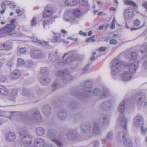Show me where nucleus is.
I'll return each mask as SVG.
<instances>
[{"label": "nucleus", "instance_id": "nucleus-1", "mask_svg": "<svg viewBox=\"0 0 147 147\" xmlns=\"http://www.w3.org/2000/svg\"><path fill=\"white\" fill-rule=\"evenodd\" d=\"M92 84L91 81H87L85 83V89L86 91L84 94H82L80 93H78L75 95L79 98H83L85 97H88L92 95L93 94L94 95L100 96L101 95V91L98 88L94 89L93 92H92Z\"/></svg>", "mask_w": 147, "mask_h": 147}, {"label": "nucleus", "instance_id": "nucleus-2", "mask_svg": "<svg viewBox=\"0 0 147 147\" xmlns=\"http://www.w3.org/2000/svg\"><path fill=\"white\" fill-rule=\"evenodd\" d=\"M127 119L123 115H121L118 118L117 124L120 125L124 131L123 132H119L116 136V139L119 141H121L124 139L127 133Z\"/></svg>", "mask_w": 147, "mask_h": 147}, {"label": "nucleus", "instance_id": "nucleus-3", "mask_svg": "<svg viewBox=\"0 0 147 147\" xmlns=\"http://www.w3.org/2000/svg\"><path fill=\"white\" fill-rule=\"evenodd\" d=\"M127 66L126 63L121 61L117 59H115L113 61L111 67V74L113 77L116 78V76L120 71V69L123 68V66Z\"/></svg>", "mask_w": 147, "mask_h": 147}, {"label": "nucleus", "instance_id": "nucleus-4", "mask_svg": "<svg viewBox=\"0 0 147 147\" xmlns=\"http://www.w3.org/2000/svg\"><path fill=\"white\" fill-rule=\"evenodd\" d=\"M109 122L105 115L102 116L99 119L94 121L93 123L92 132L95 134H99L101 132V130L99 127L102 125H107Z\"/></svg>", "mask_w": 147, "mask_h": 147}, {"label": "nucleus", "instance_id": "nucleus-5", "mask_svg": "<svg viewBox=\"0 0 147 147\" xmlns=\"http://www.w3.org/2000/svg\"><path fill=\"white\" fill-rule=\"evenodd\" d=\"M19 134L21 143L24 144L32 143V137L30 135L27 134L26 130H22L19 132Z\"/></svg>", "mask_w": 147, "mask_h": 147}, {"label": "nucleus", "instance_id": "nucleus-6", "mask_svg": "<svg viewBox=\"0 0 147 147\" xmlns=\"http://www.w3.org/2000/svg\"><path fill=\"white\" fill-rule=\"evenodd\" d=\"M47 136L51 139V141L59 147H61L62 144L59 138L56 135V133L51 130H48Z\"/></svg>", "mask_w": 147, "mask_h": 147}, {"label": "nucleus", "instance_id": "nucleus-7", "mask_svg": "<svg viewBox=\"0 0 147 147\" xmlns=\"http://www.w3.org/2000/svg\"><path fill=\"white\" fill-rule=\"evenodd\" d=\"M132 78V74L127 70L124 71L119 75L120 80L123 82L129 81Z\"/></svg>", "mask_w": 147, "mask_h": 147}, {"label": "nucleus", "instance_id": "nucleus-8", "mask_svg": "<svg viewBox=\"0 0 147 147\" xmlns=\"http://www.w3.org/2000/svg\"><path fill=\"white\" fill-rule=\"evenodd\" d=\"M139 62L138 61L135 62L133 63H130L127 64V63L126 68H127L129 71L132 74H134L137 71V68L139 66Z\"/></svg>", "mask_w": 147, "mask_h": 147}, {"label": "nucleus", "instance_id": "nucleus-9", "mask_svg": "<svg viewBox=\"0 0 147 147\" xmlns=\"http://www.w3.org/2000/svg\"><path fill=\"white\" fill-rule=\"evenodd\" d=\"M63 18L66 22H68L71 23L74 22L76 20L75 17L73 16L71 12L69 11L65 12Z\"/></svg>", "mask_w": 147, "mask_h": 147}, {"label": "nucleus", "instance_id": "nucleus-10", "mask_svg": "<svg viewBox=\"0 0 147 147\" xmlns=\"http://www.w3.org/2000/svg\"><path fill=\"white\" fill-rule=\"evenodd\" d=\"M30 56L32 58H40L44 57L45 55L41 50H35L30 53Z\"/></svg>", "mask_w": 147, "mask_h": 147}, {"label": "nucleus", "instance_id": "nucleus-11", "mask_svg": "<svg viewBox=\"0 0 147 147\" xmlns=\"http://www.w3.org/2000/svg\"><path fill=\"white\" fill-rule=\"evenodd\" d=\"M133 124L138 127L142 126L144 124L143 118L141 115H138L134 119Z\"/></svg>", "mask_w": 147, "mask_h": 147}, {"label": "nucleus", "instance_id": "nucleus-12", "mask_svg": "<svg viewBox=\"0 0 147 147\" xmlns=\"http://www.w3.org/2000/svg\"><path fill=\"white\" fill-rule=\"evenodd\" d=\"M65 74L62 78V80L64 83L66 84L71 81L73 79V77L68 70L65 71Z\"/></svg>", "mask_w": 147, "mask_h": 147}, {"label": "nucleus", "instance_id": "nucleus-13", "mask_svg": "<svg viewBox=\"0 0 147 147\" xmlns=\"http://www.w3.org/2000/svg\"><path fill=\"white\" fill-rule=\"evenodd\" d=\"M67 55L65 60V62L66 63H70L73 61H75L77 58V56L75 54L69 55L67 53H65L62 56V59H64L65 57Z\"/></svg>", "mask_w": 147, "mask_h": 147}, {"label": "nucleus", "instance_id": "nucleus-14", "mask_svg": "<svg viewBox=\"0 0 147 147\" xmlns=\"http://www.w3.org/2000/svg\"><path fill=\"white\" fill-rule=\"evenodd\" d=\"M112 105L111 102L110 101H105L100 105L99 108L100 110L107 111L108 110Z\"/></svg>", "mask_w": 147, "mask_h": 147}, {"label": "nucleus", "instance_id": "nucleus-15", "mask_svg": "<svg viewBox=\"0 0 147 147\" xmlns=\"http://www.w3.org/2000/svg\"><path fill=\"white\" fill-rule=\"evenodd\" d=\"M133 11L130 8L125 9L124 12V17L125 20H127L132 17L133 15Z\"/></svg>", "mask_w": 147, "mask_h": 147}, {"label": "nucleus", "instance_id": "nucleus-16", "mask_svg": "<svg viewBox=\"0 0 147 147\" xmlns=\"http://www.w3.org/2000/svg\"><path fill=\"white\" fill-rule=\"evenodd\" d=\"M145 95L144 94H137L135 96V100L139 105H141L145 100Z\"/></svg>", "mask_w": 147, "mask_h": 147}, {"label": "nucleus", "instance_id": "nucleus-17", "mask_svg": "<svg viewBox=\"0 0 147 147\" xmlns=\"http://www.w3.org/2000/svg\"><path fill=\"white\" fill-rule=\"evenodd\" d=\"M57 52H51L48 55L49 59L52 61H56L58 59V56L57 55Z\"/></svg>", "mask_w": 147, "mask_h": 147}, {"label": "nucleus", "instance_id": "nucleus-18", "mask_svg": "<svg viewBox=\"0 0 147 147\" xmlns=\"http://www.w3.org/2000/svg\"><path fill=\"white\" fill-rule=\"evenodd\" d=\"M45 144V140L41 138L36 139L34 141V145L36 147H43Z\"/></svg>", "mask_w": 147, "mask_h": 147}, {"label": "nucleus", "instance_id": "nucleus-19", "mask_svg": "<svg viewBox=\"0 0 147 147\" xmlns=\"http://www.w3.org/2000/svg\"><path fill=\"white\" fill-rule=\"evenodd\" d=\"M91 124L89 123H83L81 128L82 131L85 133L89 132L91 130Z\"/></svg>", "mask_w": 147, "mask_h": 147}, {"label": "nucleus", "instance_id": "nucleus-20", "mask_svg": "<svg viewBox=\"0 0 147 147\" xmlns=\"http://www.w3.org/2000/svg\"><path fill=\"white\" fill-rule=\"evenodd\" d=\"M53 13L52 9L51 7H47L43 12L42 17L44 18L49 17Z\"/></svg>", "mask_w": 147, "mask_h": 147}, {"label": "nucleus", "instance_id": "nucleus-21", "mask_svg": "<svg viewBox=\"0 0 147 147\" xmlns=\"http://www.w3.org/2000/svg\"><path fill=\"white\" fill-rule=\"evenodd\" d=\"M60 34H57L56 36H54L51 41L53 43H59L61 42H63L66 43H68V42L66 41L64 39H61V36Z\"/></svg>", "mask_w": 147, "mask_h": 147}, {"label": "nucleus", "instance_id": "nucleus-22", "mask_svg": "<svg viewBox=\"0 0 147 147\" xmlns=\"http://www.w3.org/2000/svg\"><path fill=\"white\" fill-rule=\"evenodd\" d=\"M126 102L125 100H123L119 104L118 107V111L121 113H123L126 108Z\"/></svg>", "mask_w": 147, "mask_h": 147}, {"label": "nucleus", "instance_id": "nucleus-23", "mask_svg": "<svg viewBox=\"0 0 147 147\" xmlns=\"http://www.w3.org/2000/svg\"><path fill=\"white\" fill-rule=\"evenodd\" d=\"M15 21V20L13 19L11 20L10 24V35L14 36L16 34L13 32V30L16 27V26L14 24Z\"/></svg>", "mask_w": 147, "mask_h": 147}, {"label": "nucleus", "instance_id": "nucleus-24", "mask_svg": "<svg viewBox=\"0 0 147 147\" xmlns=\"http://www.w3.org/2000/svg\"><path fill=\"white\" fill-rule=\"evenodd\" d=\"M36 134L39 136H41L44 135L46 132L45 129L42 127H39L36 128L35 130Z\"/></svg>", "mask_w": 147, "mask_h": 147}, {"label": "nucleus", "instance_id": "nucleus-25", "mask_svg": "<svg viewBox=\"0 0 147 147\" xmlns=\"http://www.w3.org/2000/svg\"><path fill=\"white\" fill-rule=\"evenodd\" d=\"M9 90L5 86L0 85V94L3 96H6L8 94Z\"/></svg>", "mask_w": 147, "mask_h": 147}, {"label": "nucleus", "instance_id": "nucleus-26", "mask_svg": "<svg viewBox=\"0 0 147 147\" xmlns=\"http://www.w3.org/2000/svg\"><path fill=\"white\" fill-rule=\"evenodd\" d=\"M39 81L40 83L44 85H48L50 82V79L47 77H44L40 78Z\"/></svg>", "mask_w": 147, "mask_h": 147}, {"label": "nucleus", "instance_id": "nucleus-27", "mask_svg": "<svg viewBox=\"0 0 147 147\" xmlns=\"http://www.w3.org/2000/svg\"><path fill=\"white\" fill-rule=\"evenodd\" d=\"M43 112L45 115H48L51 112V109L50 107L48 105H45L42 109Z\"/></svg>", "mask_w": 147, "mask_h": 147}, {"label": "nucleus", "instance_id": "nucleus-28", "mask_svg": "<svg viewBox=\"0 0 147 147\" xmlns=\"http://www.w3.org/2000/svg\"><path fill=\"white\" fill-rule=\"evenodd\" d=\"M78 3V0H65V4L69 6H75Z\"/></svg>", "mask_w": 147, "mask_h": 147}, {"label": "nucleus", "instance_id": "nucleus-29", "mask_svg": "<svg viewBox=\"0 0 147 147\" xmlns=\"http://www.w3.org/2000/svg\"><path fill=\"white\" fill-rule=\"evenodd\" d=\"M76 132L74 130L70 131L67 135V138L69 140L76 139Z\"/></svg>", "mask_w": 147, "mask_h": 147}, {"label": "nucleus", "instance_id": "nucleus-30", "mask_svg": "<svg viewBox=\"0 0 147 147\" xmlns=\"http://www.w3.org/2000/svg\"><path fill=\"white\" fill-rule=\"evenodd\" d=\"M58 116L60 119L63 120L67 117V115L65 111L62 110L59 112Z\"/></svg>", "mask_w": 147, "mask_h": 147}, {"label": "nucleus", "instance_id": "nucleus-31", "mask_svg": "<svg viewBox=\"0 0 147 147\" xmlns=\"http://www.w3.org/2000/svg\"><path fill=\"white\" fill-rule=\"evenodd\" d=\"M20 76V71L18 70H15L12 73L11 77V78L13 79L18 78Z\"/></svg>", "mask_w": 147, "mask_h": 147}, {"label": "nucleus", "instance_id": "nucleus-32", "mask_svg": "<svg viewBox=\"0 0 147 147\" xmlns=\"http://www.w3.org/2000/svg\"><path fill=\"white\" fill-rule=\"evenodd\" d=\"M72 14L75 16V18H78L81 15V11L80 9H75L73 10Z\"/></svg>", "mask_w": 147, "mask_h": 147}, {"label": "nucleus", "instance_id": "nucleus-33", "mask_svg": "<svg viewBox=\"0 0 147 147\" xmlns=\"http://www.w3.org/2000/svg\"><path fill=\"white\" fill-rule=\"evenodd\" d=\"M68 70L67 69H64L63 70H59L56 72V75L58 77L63 76L65 74V72L66 71Z\"/></svg>", "mask_w": 147, "mask_h": 147}, {"label": "nucleus", "instance_id": "nucleus-34", "mask_svg": "<svg viewBox=\"0 0 147 147\" xmlns=\"http://www.w3.org/2000/svg\"><path fill=\"white\" fill-rule=\"evenodd\" d=\"M65 62L58 59L55 62V65L56 67L59 68L62 67L64 65Z\"/></svg>", "mask_w": 147, "mask_h": 147}, {"label": "nucleus", "instance_id": "nucleus-35", "mask_svg": "<svg viewBox=\"0 0 147 147\" xmlns=\"http://www.w3.org/2000/svg\"><path fill=\"white\" fill-rule=\"evenodd\" d=\"M48 74V69L45 67L41 68L40 71V74L42 76H45Z\"/></svg>", "mask_w": 147, "mask_h": 147}, {"label": "nucleus", "instance_id": "nucleus-36", "mask_svg": "<svg viewBox=\"0 0 147 147\" xmlns=\"http://www.w3.org/2000/svg\"><path fill=\"white\" fill-rule=\"evenodd\" d=\"M124 144L126 146L130 147L132 146L133 144L130 140L126 138L124 140Z\"/></svg>", "mask_w": 147, "mask_h": 147}, {"label": "nucleus", "instance_id": "nucleus-37", "mask_svg": "<svg viewBox=\"0 0 147 147\" xmlns=\"http://www.w3.org/2000/svg\"><path fill=\"white\" fill-rule=\"evenodd\" d=\"M33 118L36 120H39L41 119V117L38 111L34 113L33 115Z\"/></svg>", "mask_w": 147, "mask_h": 147}, {"label": "nucleus", "instance_id": "nucleus-38", "mask_svg": "<svg viewBox=\"0 0 147 147\" xmlns=\"http://www.w3.org/2000/svg\"><path fill=\"white\" fill-rule=\"evenodd\" d=\"M33 42L35 43H36L38 44L39 45H43L48 44V42H45L43 41L42 42H41L40 40L36 38H34L33 39Z\"/></svg>", "mask_w": 147, "mask_h": 147}, {"label": "nucleus", "instance_id": "nucleus-39", "mask_svg": "<svg viewBox=\"0 0 147 147\" xmlns=\"http://www.w3.org/2000/svg\"><path fill=\"white\" fill-rule=\"evenodd\" d=\"M123 2L126 5H131L134 6H137L136 4L131 0H124Z\"/></svg>", "mask_w": 147, "mask_h": 147}, {"label": "nucleus", "instance_id": "nucleus-40", "mask_svg": "<svg viewBox=\"0 0 147 147\" xmlns=\"http://www.w3.org/2000/svg\"><path fill=\"white\" fill-rule=\"evenodd\" d=\"M3 34H9V24H7L2 28Z\"/></svg>", "mask_w": 147, "mask_h": 147}, {"label": "nucleus", "instance_id": "nucleus-41", "mask_svg": "<svg viewBox=\"0 0 147 147\" xmlns=\"http://www.w3.org/2000/svg\"><path fill=\"white\" fill-rule=\"evenodd\" d=\"M141 53L144 54L147 52V45H142L140 49Z\"/></svg>", "mask_w": 147, "mask_h": 147}, {"label": "nucleus", "instance_id": "nucleus-42", "mask_svg": "<svg viewBox=\"0 0 147 147\" xmlns=\"http://www.w3.org/2000/svg\"><path fill=\"white\" fill-rule=\"evenodd\" d=\"M109 95V92L108 89H104L102 95L100 96V98H103Z\"/></svg>", "mask_w": 147, "mask_h": 147}, {"label": "nucleus", "instance_id": "nucleus-43", "mask_svg": "<svg viewBox=\"0 0 147 147\" xmlns=\"http://www.w3.org/2000/svg\"><path fill=\"white\" fill-rule=\"evenodd\" d=\"M138 53L137 51H134L132 52L131 54V57L133 60H135L137 57Z\"/></svg>", "mask_w": 147, "mask_h": 147}, {"label": "nucleus", "instance_id": "nucleus-44", "mask_svg": "<svg viewBox=\"0 0 147 147\" xmlns=\"http://www.w3.org/2000/svg\"><path fill=\"white\" fill-rule=\"evenodd\" d=\"M18 65L19 66H22L24 64V61L23 59L21 58H18L17 59Z\"/></svg>", "mask_w": 147, "mask_h": 147}, {"label": "nucleus", "instance_id": "nucleus-45", "mask_svg": "<svg viewBox=\"0 0 147 147\" xmlns=\"http://www.w3.org/2000/svg\"><path fill=\"white\" fill-rule=\"evenodd\" d=\"M16 136L14 133L13 132L10 133V141H13L16 139Z\"/></svg>", "mask_w": 147, "mask_h": 147}, {"label": "nucleus", "instance_id": "nucleus-46", "mask_svg": "<svg viewBox=\"0 0 147 147\" xmlns=\"http://www.w3.org/2000/svg\"><path fill=\"white\" fill-rule=\"evenodd\" d=\"M113 134L112 132H109L107 135L106 136V138L108 140H112L113 138Z\"/></svg>", "mask_w": 147, "mask_h": 147}, {"label": "nucleus", "instance_id": "nucleus-47", "mask_svg": "<svg viewBox=\"0 0 147 147\" xmlns=\"http://www.w3.org/2000/svg\"><path fill=\"white\" fill-rule=\"evenodd\" d=\"M94 36H93L91 37L86 39L85 40V41L87 42H89L90 41H91L92 42H94L96 41L95 39H94Z\"/></svg>", "mask_w": 147, "mask_h": 147}, {"label": "nucleus", "instance_id": "nucleus-48", "mask_svg": "<svg viewBox=\"0 0 147 147\" xmlns=\"http://www.w3.org/2000/svg\"><path fill=\"white\" fill-rule=\"evenodd\" d=\"M37 24V21L36 17H34L31 20V25L32 26H34Z\"/></svg>", "mask_w": 147, "mask_h": 147}, {"label": "nucleus", "instance_id": "nucleus-49", "mask_svg": "<svg viewBox=\"0 0 147 147\" xmlns=\"http://www.w3.org/2000/svg\"><path fill=\"white\" fill-rule=\"evenodd\" d=\"M33 64L32 61H28L26 62V65L27 68H29L31 67Z\"/></svg>", "mask_w": 147, "mask_h": 147}, {"label": "nucleus", "instance_id": "nucleus-50", "mask_svg": "<svg viewBox=\"0 0 147 147\" xmlns=\"http://www.w3.org/2000/svg\"><path fill=\"white\" fill-rule=\"evenodd\" d=\"M90 65L89 64L87 65L85 67L81 70V72L84 74L86 72L88 69Z\"/></svg>", "mask_w": 147, "mask_h": 147}, {"label": "nucleus", "instance_id": "nucleus-51", "mask_svg": "<svg viewBox=\"0 0 147 147\" xmlns=\"http://www.w3.org/2000/svg\"><path fill=\"white\" fill-rule=\"evenodd\" d=\"M6 80L7 77L5 76L0 74V82H5Z\"/></svg>", "mask_w": 147, "mask_h": 147}, {"label": "nucleus", "instance_id": "nucleus-52", "mask_svg": "<svg viewBox=\"0 0 147 147\" xmlns=\"http://www.w3.org/2000/svg\"><path fill=\"white\" fill-rule=\"evenodd\" d=\"M116 22V20L115 18L113 19V20L110 25V27L112 29H113L115 28V22Z\"/></svg>", "mask_w": 147, "mask_h": 147}, {"label": "nucleus", "instance_id": "nucleus-53", "mask_svg": "<svg viewBox=\"0 0 147 147\" xmlns=\"http://www.w3.org/2000/svg\"><path fill=\"white\" fill-rule=\"evenodd\" d=\"M9 133L8 132L4 134V138L5 142H9Z\"/></svg>", "mask_w": 147, "mask_h": 147}, {"label": "nucleus", "instance_id": "nucleus-54", "mask_svg": "<svg viewBox=\"0 0 147 147\" xmlns=\"http://www.w3.org/2000/svg\"><path fill=\"white\" fill-rule=\"evenodd\" d=\"M54 21V18L51 19L50 20L47 21V22L44 21L43 22V26L44 28H45V26L46 24H48L51 23L52 21Z\"/></svg>", "mask_w": 147, "mask_h": 147}, {"label": "nucleus", "instance_id": "nucleus-55", "mask_svg": "<svg viewBox=\"0 0 147 147\" xmlns=\"http://www.w3.org/2000/svg\"><path fill=\"white\" fill-rule=\"evenodd\" d=\"M141 127V133L142 135H144L146 134V133L147 131V129L146 128H144L142 126Z\"/></svg>", "mask_w": 147, "mask_h": 147}, {"label": "nucleus", "instance_id": "nucleus-56", "mask_svg": "<svg viewBox=\"0 0 147 147\" xmlns=\"http://www.w3.org/2000/svg\"><path fill=\"white\" fill-rule=\"evenodd\" d=\"M17 93V89H15L11 91V95L12 96H16Z\"/></svg>", "mask_w": 147, "mask_h": 147}, {"label": "nucleus", "instance_id": "nucleus-57", "mask_svg": "<svg viewBox=\"0 0 147 147\" xmlns=\"http://www.w3.org/2000/svg\"><path fill=\"white\" fill-rule=\"evenodd\" d=\"M19 52L20 53L24 54L26 52V50L24 48H18Z\"/></svg>", "mask_w": 147, "mask_h": 147}, {"label": "nucleus", "instance_id": "nucleus-58", "mask_svg": "<svg viewBox=\"0 0 147 147\" xmlns=\"http://www.w3.org/2000/svg\"><path fill=\"white\" fill-rule=\"evenodd\" d=\"M69 106L71 109H74L76 107V105L74 102H71V103H69Z\"/></svg>", "mask_w": 147, "mask_h": 147}, {"label": "nucleus", "instance_id": "nucleus-59", "mask_svg": "<svg viewBox=\"0 0 147 147\" xmlns=\"http://www.w3.org/2000/svg\"><path fill=\"white\" fill-rule=\"evenodd\" d=\"M0 49L1 50H7L8 48V46L5 44H3L0 47Z\"/></svg>", "mask_w": 147, "mask_h": 147}, {"label": "nucleus", "instance_id": "nucleus-60", "mask_svg": "<svg viewBox=\"0 0 147 147\" xmlns=\"http://www.w3.org/2000/svg\"><path fill=\"white\" fill-rule=\"evenodd\" d=\"M134 24L135 26H139L140 24V22L138 20L136 19L134 21Z\"/></svg>", "mask_w": 147, "mask_h": 147}, {"label": "nucleus", "instance_id": "nucleus-61", "mask_svg": "<svg viewBox=\"0 0 147 147\" xmlns=\"http://www.w3.org/2000/svg\"><path fill=\"white\" fill-rule=\"evenodd\" d=\"M117 43V41L114 39H112L110 40L109 43L112 45H115Z\"/></svg>", "mask_w": 147, "mask_h": 147}, {"label": "nucleus", "instance_id": "nucleus-62", "mask_svg": "<svg viewBox=\"0 0 147 147\" xmlns=\"http://www.w3.org/2000/svg\"><path fill=\"white\" fill-rule=\"evenodd\" d=\"M107 49V48L105 47H101L98 49L99 51L104 52Z\"/></svg>", "mask_w": 147, "mask_h": 147}, {"label": "nucleus", "instance_id": "nucleus-63", "mask_svg": "<svg viewBox=\"0 0 147 147\" xmlns=\"http://www.w3.org/2000/svg\"><path fill=\"white\" fill-rule=\"evenodd\" d=\"M143 67L145 69L147 70V60L144 62Z\"/></svg>", "mask_w": 147, "mask_h": 147}, {"label": "nucleus", "instance_id": "nucleus-64", "mask_svg": "<svg viewBox=\"0 0 147 147\" xmlns=\"http://www.w3.org/2000/svg\"><path fill=\"white\" fill-rule=\"evenodd\" d=\"M59 103V101L58 100H56L55 102H53L52 103L53 106L54 107H56L57 106H58V102Z\"/></svg>", "mask_w": 147, "mask_h": 147}]
</instances>
